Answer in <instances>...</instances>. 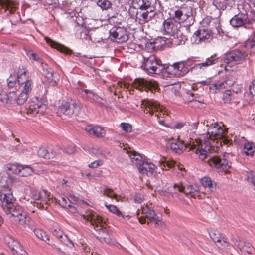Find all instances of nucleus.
<instances>
[{"mask_svg": "<svg viewBox=\"0 0 255 255\" xmlns=\"http://www.w3.org/2000/svg\"><path fill=\"white\" fill-rule=\"evenodd\" d=\"M211 146V143L209 140H205L204 143H201L197 148L195 146V153L202 160L209 157L207 162L210 166L220 169L225 172L229 170L231 167L230 160L233 157L232 154L226 152L223 154L222 159L216 156L211 157L209 151L210 150Z\"/></svg>", "mask_w": 255, "mask_h": 255, "instance_id": "f257e3e1", "label": "nucleus"}, {"mask_svg": "<svg viewBox=\"0 0 255 255\" xmlns=\"http://www.w3.org/2000/svg\"><path fill=\"white\" fill-rule=\"evenodd\" d=\"M174 19L176 22L180 24L187 20V17L184 14L183 10H177L174 12Z\"/></svg>", "mask_w": 255, "mask_h": 255, "instance_id": "58836bf2", "label": "nucleus"}, {"mask_svg": "<svg viewBox=\"0 0 255 255\" xmlns=\"http://www.w3.org/2000/svg\"><path fill=\"white\" fill-rule=\"evenodd\" d=\"M121 127L126 132H130L132 130L131 125L128 123H122L121 124Z\"/></svg>", "mask_w": 255, "mask_h": 255, "instance_id": "864d4df0", "label": "nucleus"}, {"mask_svg": "<svg viewBox=\"0 0 255 255\" xmlns=\"http://www.w3.org/2000/svg\"><path fill=\"white\" fill-rule=\"evenodd\" d=\"M232 92L230 90H226L223 94V100L225 103H230L231 100Z\"/></svg>", "mask_w": 255, "mask_h": 255, "instance_id": "3c124183", "label": "nucleus"}, {"mask_svg": "<svg viewBox=\"0 0 255 255\" xmlns=\"http://www.w3.org/2000/svg\"><path fill=\"white\" fill-rule=\"evenodd\" d=\"M110 33V36L113 37L118 43L125 42L128 39L127 30L123 27H113L111 29Z\"/></svg>", "mask_w": 255, "mask_h": 255, "instance_id": "dca6fc26", "label": "nucleus"}, {"mask_svg": "<svg viewBox=\"0 0 255 255\" xmlns=\"http://www.w3.org/2000/svg\"><path fill=\"white\" fill-rule=\"evenodd\" d=\"M213 56H212L210 58H207L204 62L195 64L193 67V69L196 70H204L207 67L216 64L218 61V59H213Z\"/></svg>", "mask_w": 255, "mask_h": 255, "instance_id": "a878e982", "label": "nucleus"}, {"mask_svg": "<svg viewBox=\"0 0 255 255\" xmlns=\"http://www.w3.org/2000/svg\"><path fill=\"white\" fill-rule=\"evenodd\" d=\"M160 65V60L154 55H151L147 58H144V63L142 66L143 69L149 73H155Z\"/></svg>", "mask_w": 255, "mask_h": 255, "instance_id": "f3484780", "label": "nucleus"}, {"mask_svg": "<svg viewBox=\"0 0 255 255\" xmlns=\"http://www.w3.org/2000/svg\"><path fill=\"white\" fill-rule=\"evenodd\" d=\"M141 17L142 18V20L144 22H148L150 20L148 17V12H147V11L141 14Z\"/></svg>", "mask_w": 255, "mask_h": 255, "instance_id": "0e129e2a", "label": "nucleus"}, {"mask_svg": "<svg viewBox=\"0 0 255 255\" xmlns=\"http://www.w3.org/2000/svg\"><path fill=\"white\" fill-rule=\"evenodd\" d=\"M135 3L141 10H148L152 7L151 3L149 0H135Z\"/></svg>", "mask_w": 255, "mask_h": 255, "instance_id": "4c0bfd02", "label": "nucleus"}, {"mask_svg": "<svg viewBox=\"0 0 255 255\" xmlns=\"http://www.w3.org/2000/svg\"><path fill=\"white\" fill-rule=\"evenodd\" d=\"M89 150L90 153L94 155H99L100 154L99 149L97 146H92L91 147H89Z\"/></svg>", "mask_w": 255, "mask_h": 255, "instance_id": "680f3d73", "label": "nucleus"}, {"mask_svg": "<svg viewBox=\"0 0 255 255\" xmlns=\"http://www.w3.org/2000/svg\"><path fill=\"white\" fill-rule=\"evenodd\" d=\"M97 5L103 10H107L111 7V3L107 0H99Z\"/></svg>", "mask_w": 255, "mask_h": 255, "instance_id": "49530a36", "label": "nucleus"}, {"mask_svg": "<svg viewBox=\"0 0 255 255\" xmlns=\"http://www.w3.org/2000/svg\"><path fill=\"white\" fill-rule=\"evenodd\" d=\"M47 155V158L50 159L55 157L57 155V153L53 149L48 148Z\"/></svg>", "mask_w": 255, "mask_h": 255, "instance_id": "052dcab7", "label": "nucleus"}, {"mask_svg": "<svg viewBox=\"0 0 255 255\" xmlns=\"http://www.w3.org/2000/svg\"><path fill=\"white\" fill-rule=\"evenodd\" d=\"M85 130L90 135L97 137H103L106 133L105 130L103 128L97 126L88 125L85 127Z\"/></svg>", "mask_w": 255, "mask_h": 255, "instance_id": "5701e85b", "label": "nucleus"}, {"mask_svg": "<svg viewBox=\"0 0 255 255\" xmlns=\"http://www.w3.org/2000/svg\"><path fill=\"white\" fill-rule=\"evenodd\" d=\"M47 109V106L44 102L37 98L29 101L27 104L25 110L28 115L35 116L43 115Z\"/></svg>", "mask_w": 255, "mask_h": 255, "instance_id": "39448f33", "label": "nucleus"}, {"mask_svg": "<svg viewBox=\"0 0 255 255\" xmlns=\"http://www.w3.org/2000/svg\"><path fill=\"white\" fill-rule=\"evenodd\" d=\"M103 194L104 196H106L109 198L111 199H114L117 201L119 200V197L117 194H116L113 190L110 188H105L103 189Z\"/></svg>", "mask_w": 255, "mask_h": 255, "instance_id": "79ce46f5", "label": "nucleus"}, {"mask_svg": "<svg viewBox=\"0 0 255 255\" xmlns=\"http://www.w3.org/2000/svg\"><path fill=\"white\" fill-rule=\"evenodd\" d=\"M232 241L242 254L250 255L252 254L255 251L254 248L250 243L243 240L239 237H233Z\"/></svg>", "mask_w": 255, "mask_h": 255, "instance_id": "ddd939ff", "label": "nucleus"}, {"mask_svg": "<svg viewBox=\"0 0 255 255\" xmlns=\"http://www.w3.org/2000/svg\"><path fill=\"white\" fill-rule=\"evenodd\" d=\"M105 206L111 212L116 214L118 217H121L123 219L128 220H129L130 218L129 215H125L123 214L118 208L117 207L113 205H107L105 204Z\"/></svg>", "mask_w": 255, "mask_h": 255, "instance_id": "473e14b6", "label": "nucleus"}, {"mask_svg": "<svg viewBox=\"0 0 255 255\" xmlns=\"http://www.w3.org/2000/svg\"><path fill=\"white\" fill-rule=\"evenodd\" d=\"M165 33L177 37L180 34V24L172 20H165L163 25Z\"/></svg>", "mask_w": 255, "mask_h": 255, "instance_id": "4468645a", "label": "nucleus"}, {"mask_svg": "<svg viewBox=\"0 0 255 255\" xmlns=\"http://www.w3.org/2000/svg\"><path fill=\"white\" fill-rule=\"evenodd\" d=\"M54 201L55 202H57V200L56 198H54ZM59 205L64 208H69V212L74 213L78 212L77 207L74 205V204L72 205L70 204H68L67 200L65 197H61L60 199L58 200V201Z\"/></svg>", "mask_w": 255, "mask_h": 255, "instance_id": "7c9ffc66", "label": "nucleus"}, {"mask_svg": "<svg viewBox=\"0 0 255 255\" xmlns=\"http://www.w3.org/2000/svg\"><path fill=\"white\" fill-rule=\"evenodd\" d=\"M45 39L47 43H48L52 47L57 49L58 51L66 54H69L70 52V50L69 49L64 46L63 45L53 41L50 38L45 37Z\"/></svg>", "mask_w": 255, "mask_h": 255, "instance_id": "c85d7f7f", "label": "nucleus"}, {"mask_svg": "<svg viewBox=\"0 0 255 255\" xmlns=\"http://www.w3.org/2000/svg\"><path fill=\"white\" fill-rule=\"evenodd\" d=\"M27 55L32 61H37L39 63H42V60L35 53L29 51L27 53Z\"/></svg>", "mask_w": 255, "mask_h": 255, "instance_id": "de8ad7c7", "label": "nucleus"}, {"mask_svg": "<svg viewBox=\"0 0 255 255\" xmlns=\"http://www.w3.org/2000/svg\"><path fill=\"white\" fill-rule=\"evenodd\" d=\"M210 236L216 245L218 243L221 242V240L223 237V235L218 232L210 233Z\"/></svg>", "mask_w": 255, "mask_h": 255, "instance_id": "a18cd8bd", "label": "nucleus"}, {"mask_svg": "<svg viewBox=\"0 0 255 255\" xmlns=\"http://www.w3.org/2000/svg\"><path fill=\"white\" fill-rule=\"evenodd\" d=\"M16 95L14 92L7 93L3 91L0 85V101L5 104H12L15 100Z\"/></svg>", "mask_w": 255, "mask_h": 255, "instance_id": "b1692460", "label": "nucleus"}, {"mask_svg": "<svg viewBox=\"0 0 255 255\" xmlns=\"http://www.w3.org/2000/svg\"><path fill=\"white\" fill-rule=\"evenodd\" d=\"M0 5L3 7H5L6 9L9 10L10 8H11L12 2L8 0L5 1L0 0Z\"/></svg>", "mask_w": 255, "mask_h": 255, "instance_id": "13d9d810", "label": "nucleus"}, {"mask_svg": "<svg viewBox=\"0 0 255 255\" xmlns=\"http://www.w3.org/2000/svg\"><path fill=\"white\" fill-rule=\"evenodd\" d=\"M2 208L7 216L13 221L23 226L28 224L29 217L23 211L22 208L15 201L11 202Z\"/></svg>", "mask_w": 255, "mask_h": 255, "instance_id": "7ed1b4c3", "label": "nucleus"}, {"mask_svg": "<svg viewBox=\"0 0 255 255\" xmlns=\"http://www.w3.org/2000/svg\"><path fill=\"white\" fill-rule=\"evenodd\" d=\"M217 247L220 249L225 250L227 251L229 249V246H230V243L227 242L226 238L223 236L221 240L220 243H218L216 245Z\"/></svg>", "mask_w": 255, "mask_h": 255, "instance_id": "c03bdc74", "label": "nucleus"}, {"mask_svg": "<svg viewBox=\"0 0 255 255\" xmlns=\"http://www.w3.org/2000/svg\"><path fill=\"white\" fill-rule=\"evenodd\" d=\"M212 36L210 30L200 29L197 31L193 35L195 42L198 44L202 42H206L211 39Z\"/></svg>", "mask_w": 255, "mask_h": 255, "instance_id": "412c9836", "label": "nucleus"}, {"mask_svg": "<svg viewBox=\"0 0 255 255\" xmlns=\"http://www.w3.org/2000/svg\"><path fill=\"white\" fill-rule=\"evenodd\" d=\"M13 173L20 176L26 177L32 175L33 173V169L28 165L13 164L9 168Z\"/></svg>", "mask_w": 255, "mask_h": 255, "instance_id": "a211bd4d", "label": "nucleus"}, {"mask_svg": "<svg viewBox=\"0 0 255 255\" xmlns=\"http://www.w3.org/2000/svg\"><path fill=\"white\" fill-rule=\"evenodd\" d=\"M174 73L177 76H182L188 71V68L185 66L183 62L174 63L172 65Z\"/></svg>", "mask_w": 255, "mask_h": 255, "instance_id": "bb28decb", "label": "nucleus"}, {"mask_svg": "<svg viewBox=\"0 0 255 255\" xmlns=\"http://www.w3.org/2000/svg\"><path fill=\"white\" fill-rule=\"evenodd\" d=\"M247 179L255 186V171H250L247 173Z\"/></svg>", "mask_w": 255, "mask_h": 255, "instance_id": "09e8293b", "label": "nucleus"}, {"mask_svg": "<svg viewBox=\"0 0 255 255\" xmlns=\"http://www.w3.org/2000/svg\"><path fill=\"white\" fill-rule=\"evenodd\" d=\"M0 200L1 202V207L15 201L12 191L8 186L4 185L0 187Z\"/></svg>", "mask_w": 255, "mask_h": 255, "instance_id": "2eb2a0df", "label": "nucleus"}, {"mask_svg": "<svg viewBox=\"0 0 255 255\" xmlns=\"http://www.w3.org/2000/svg\"><path fill=\"white\" fill-rule=\"evenodd\" d=\"M34 233L38 238L46 242L53 247H56L55 244H53L52 242L50 240L49 236L42 230L40 229H34Z\"/></svg>", "mask_w": 255, "mask_h": 255, "instance_id": "cd10ccee", "label": "nucleus"}, {"mask_svg": "<svg viewBox=\"0 0 255 255\" xmlns=\"http://www.w3.org/2000/svg\"><path fill=\"white\" fill-rule=\"evenodd\" d=\"M81 217L86 221L89 222L92 227L98 232L99 236H97L98 238L107 244H113L114 241L109 237L107 229L104 227L105 222L103 221L101 217L97 213L92 211H87L85 214L82 215Z\"/></svg>", "mask_w": 255, "mask_h": 255, "instance_id": "f03ea898", "label": "nucleus"}, {"mask_svg": "<svg viewBox=\"0 0 255 255\" xmlns=\"http://www.w3.org/2000/svg\"><path fill=\"white\" fill-rule=\"evenodd\" d=\"M175 162L173 161H166L165 157H162L159 161V166L162 169H164L166 166L169 168H171L174 166Z\"/></svg>", "mask_w": 255, "mask_h": 255, "instance_id": "a19ab883", "label": "nucleus"}, {"mask_svg": "<svg viewBox=\"0 0 255 255\" xmlns=\"http://www.w3.org/2000/svg\"><path fill=\"white\" fill-rule=\"evenodd\" d=\"M173 188L175 191L173 192V193H176L177 190L179 192H183L186 195H190L191 197L193 198H196L197 196H198L199 188L198 185L196 184L189 185L186 187H184L181 184H175Z\"/></svg>", "mask_w": 255, "mask_h": 255, "instance_id": "f8f14e48", "label": "nucleus"}, {"mask_svg": "<svg viewBox=\"0 0 255 255\" xmlns=\"http://www.w3.org/2000/svg\"><path fill=\"white\" fill-rule=\"evenodd\" d=\"M186 148H189V150H194L195 144L193 143L187 145L179 140L174 141L170 144L171 149L178 154L182 153Z\"/></svg>", "mask_w": 255, "mask_h": 255, "instance_id": "aec40b11", "label": "nucleus"}, {"mask_svg": "<svg viewBox=\"0 0 255 255\" xmlns=\"http://www.w3.org/2000/svg\"><path fill=\"white\" fill-rule=\"evenodd\" d=\"M141 214L144 215L143 217L138 218L139 221L141 224L145 223V218L148 219L150 222H152V220L157 216L155 211L147 204H144V206H141Z\"/></svg>", "mask_w": 255, "mask_h": 255, "instance_id": "6ab92c4d", "label": "nucleus"}, {"mask_svg": "<svg viewBox=\"0 0 255 255\" xmlns=\"http://www.w3.org/2000/svg\"><path fill=\"white\" fill-rule=\"evenodd\" d=\"M82 107L81 104L76 100L72 103L65 102L59 106L58 110V113L63 114L68 116L77 115Z\"/></svg>", "mask_w": 255, "mask_h": 255, "instance_id": "423d86ee", "label": "nucleus"}, {"mask_svg": "<svg viewBox=\"0 0 255 255\" xmlns=\"http://www.w3.org/2000/svg\"><path fill=\"white\" fill-rule=\"evenodd\" d=\"M52 233L54 236L60 240L62 243L70 247L73 246L72 242L61 230L55 229L52 231Z\"/></svg>", "mask_w": 255, "mask_h": 255, "instance_id": "393cba45", "label": "nucleus"}, {"mask_svg": "<svg viewBox=\"0 0 255 255\" xmlns=\"http://www.w3.org/2000/svg\"><path fill=\"white\" fill-rule=\"evenodd\" d=\"M135 88L140 90H150L152 92L157 89L158 84L154 80H146L144 79H136L133 83Z\"/></svg>", "mask_w": 255, "mask_h": 255, "instance_id": "9b49d317", "label": "nucleus"}, {"mask_svg": "<svg viewBox=\"0 0 255 255\" xmlns=\"http://www.w3.org/2000/svg\"><path fill=\"white\" fill-rule=\"evenodd\" d=\"M42 74L46 79L47 82L52 83V85L56 84V80L53 71L50 69L43 68Z\"/></svg>", "mask_w": 255, "mask_h": 255, "instance_id": "c9c22d12", "label": "nucleus"}, {"mask_svg": "<svg viewBox=\"0 0 255 255\" xmlns=\"http://www.w3.org/2000/svg\"><path fill=\"white\" fill-rule=\"evenodd\" d=\"M103 162L101 160H98L95 161L89 165L90 168H96L102 164Z\"/></svg>", "mask_w": 255, "mask_h": 255, "instance_id": "e2e57ef3", "label": "nucleus"}, {"mask_svg": "<svg viewBox=\"0 0 255 255\" xmlns=\"http://www.w3.org/2000/svg\"><path fill=\"white\" fill-rule=\"evenodd\" d=\"M7 85L10 88L13 87L16 84V79L14 77L10 76L9 78L7 79Z\"/></svg>", "mask_w": 255, "mask_h": 255, "instance_id": "bf43d9fd", "label": "nucleus"}, {"mask_svg": "<svg viewBox=\"0 0 255 255\" xmlns=\"http://www.w3.org/2000/svg\"><path fill=\"white\" fill-rule=\"evenodd\" d=\"M147 12H148V17L151 20L155 15V12L153 9V8L152 7L151 9H148V10H147Z\"/></svg>", "mask_w": 255, "mask_h": 255, "instance_id": "69168bd1", "label": "nucleus"}, {"mask_svg": "<svg viewBox=\"0 0 255 255\" xmlns=\"http://www.w3.org/2000/svg\"><path fill=\"white\" fill-rule=\"evenodd\" d=\"M245 16L236 15L230 21V24L234 27H239L246 23Z\"/></svg>", "mask_w": 255, "mask_h": 255, "instance_id": "c756f323", "label": "nucleus"}, {"mask_svg": "<svg viewBox=\"0 0 255 255\" xmlns=\"http://www.w3.org/2000/svg\"><path fill=\"white\" fill-rule=\"evenodd\" d=\"M31 197L35 200L40 201V203H36L37 207L39 208H44L43 204L49 205L50 201H53V199L51 198V195L45 190L40 192L38 190H33L31 192Z\"/></svg>", "mask_w": 255, "mask_h": 255, "instance_id": "6e6552de", "label": "nucleus"}, {"mask_svg": "<svg viewBox=\"0 0 255 255\" xmlns=\"http://www.w3.org/2000/svg\"><path fill=\"white\" fill-rule=\"evenodd\" d=\"M76 146L75 145H68L64 149V152L69 154H72L75 152Z\"/></svg>", "mask_w": 255, "mask_h": 255, "instance_id": "4d7b16f0", "label": "nucleus"}, {"mask_svg": "<svg viewBox=\"0 0 255 255\" xmlns=\"http://www.w3.org/2000/svg\"><path fill=\"white\" fill-rule=\"evenodd\" d=\"M201 182L203 186L208 188L210 190L215 187L212 180L209 177H205L202 178L201 180Z\"/></svg>", "mask_w": 255, "mask_h": 255, "instance_id": "37998d69", "label": "nucleus"}, {"mask_svg": "<svg viewBox=\"0 0 255 255\" xmlns=\"http://www.w3.org/2000/svg\"><path fill=\"white\" fill-rule=\"evenodd\" d=\"M138 169L140 173L145 174L147 176H149L152 175L154 172L155 166L151 162L143 161L138 167Z\"/></svg>", "mask_w": 255, "mask_h": 255, "instance_id": "4be33fe9", "label": "nucleus"}, {"mask_svg": "<svg viewBox=\"0 0 255 255\" xmlns=\"http://www.w3.org/2000/svg\"><path fill=\"white\" fill-rule=\"evenodd\" d=\"M144 200V196L140 194H136L133 197V201L135 203H141Z\"/></svg>", "mask_w": 255, "mask_h": 255, "instance_id": "5fc2aeb1", "label": "nucleus"}, {"mask_svg": "<svg viewBox=\"0 0 255 255\" xmlns=\"http://www.w3.org/2000/svg\"><path fill=\"white\" fill-rule=\"evenodd\" d=\"M255 146L253 143H246L244 145L243 153L247 156H253L255 152Z\"/></svg>", "mask_w": 255, "mask_h": 255, "instance_id": "e433bc0d", "label": "nucleus"}, {"mask_svg": "<svg viewBox=\"0 0 255 255\" xmlns=\"http://www.w3.org/2000/svg\"><path fill=\"white\" fill-rule=\"evenodd\" d=\"M207 126L208 127L207 135L211 140L221 139L225 137V130L217 123H212L210 125L207 124Z\"/></svg>", "mask_w": 255, "mask_h": 255, "instance_id": "9d476101", "label": "nucleus"}, {"mask_svg": "<svg viewBox=\"0 0 255 255\" xmlns=\"http://www.w3.org/2000/svg\"><path fill=\"white\" fill-rule=\"evenodd\" d=\"M141 107L144 109V112L149 113L150 115L155 114V116H161L162 112V108L159 104L153 100L144 99L142 100Z\"/></svg>", "mask_w": 255, "mask_h": 255, "instance_id": "0eeeda50", "label": "nucleus"}, {"mask_svg": "<svg viewBox=\"0 0 255 255\" xmlns=\"http://www.w3.org/2000/svg\"><path fill=\"white\" fill-rule=\"evenodd\" d=\"M68 204H75L78 200V197L73 194H70L68 197H65Z\"/></svg>", "mask_w": 255, "mask_h": 255, "instance_id": "6e6d98bb", "label": "nucleus"}, {"mask_svg": "<svg viewBox=\"0 0 255 255\" xmlns=\"http://www.w3.org/2000/svg\"><path fill=\"white\" fill-rule=\"evenodd\" d=\"M128 154L132 163L137 167L143 162L142 156L135 152H128Z\"/></svg>", "mask_w": 255, "mask_h": 255, "instance_id": "f704fd0d", "label": "nucleus"}, {"mask_svg": "<svg viewBox=\"0 0 255 255\" xmlns=\"http://www.w3.org/2000/svg\"><path fill=\"white\" fill-rule=\"evenodd\" d=\"M17 82L19 92L29 94L32 89V82L27 75V70L23 66L19 67L17 74Z\"/></svg>", "mask_w": 255, "mask_h": 255, "instance_id": "20e7f679", "label": "nucleus"}, {"mask_svg": "<svg viewBox=\"0 0 255 255\" xmlns=\"http://www.w3.org/2000/svg\"><path fill=\"white\" fill-rule=\"evenodd\" d=\"M247 56V54L245 51L235 49L231 51L228 54L226 55L224 62L228 64L231 62L240 63L245 60Z\"/></svg>", "mask_w": 255, "mask_h": 255, "instance_id": "1a4fd4ad", "label": "nucleus"}, {"mask_svg": "<svg viewBox=\"0 0 255 255\" xmlns=\"http://www.w3.org/2000/svg\"><path fill=\"white\" fill-rule=\"evenodd\" d=\"M12 92L15 93V94L16 95V97L15 98V100L13 102L12 104L16 102V103L18 105H22L26 101L29 96V94L22 92L18 91L15 92L13 91Z\"/></svg>", "mask_w": 255, "mask_h": 255, "instance_id": "72a5a7b5", "label": "nucleus"}, {"mask_svg": "<svg viewBox=\"0 0 255 255\" xmlns=\"http://www.w3.org/2000/svg\"><path fill=\"white\" fill-rule=\"evenodd\" d=\"M83 91L86 94L87 99L91 102H95L99 104H102L101 101L103 98L99 96L97 94L94 93L93 91L84 89Z\"/></svg>", "mask_w": 255, "mask_h": 255, "instance_id": "2f4dec72", "label": "nucleus"}, {"mask_svg": "<svg viewBox=\"0 0 255 255\" xmlns=\"http://www.w3.org/2000/svg\"><path fill=\"white\" fill-rule=\"evenodd\" d=\"M249 90L251 94L255 95V80L252 82V85L250 86Z\"/></svg>", "mask_w": 255, "mask_h": 255, "instance_id": "338daca9", "label": "nucleus"}, {"mask_svg": "<svg viewBox=\"0 0 255 255\" xmlns=\"http://www.w3.org/2000/svg\"><path fill=\"white\" fill-rule=\"evenodd\" d=\"M184 126L183 123H178L175 124L174 128L177 129H180Z\"/></svg>", "mask_w": 255, "mask_h": 255, "instance_id": "774afa93", "label": "nucleus"}, {"mask_svg": "<svg viewBox=\"0 0 255 255\" xmlns=\"http://www.w3.org/2000/svg\"><path fill=\"white\" fill-rule=\"evenodd\" d=\"M11 250L15 251L16 252H22V247L21 245L16 241H13L12 245H11Z\"/></svg>", "mask_w": 255, "mask_h": 255, "instance_id": "8fccbe9b", "label": "nucleus"}, {"mask_svg": "<svg viewBox=\"0 0 255 255\" xmlns=\"http://www.w3.org/2000/svg\"><path fill=\"white\" fill-rule=\"evenodd\" d=\"M227 81L219 82L215 83L210 87V90L214 92H216L217 90H220L226 88L227 85Z\"/></svg>", "mask_w": 255, "mask_h": 255, "instance_id": "ea45409f", "label": "nucleus"}, {"mask_svg": "<svg viewBox=\"0 0 255 255\" xmlns=\"http://www.w3.org/2000/svg\"><path fill=\"white\" fill-rule=\"evenodd\" d=\"M47 152H48V148H40L38 151V155L39 157L44 158L45 159H47V157L48 156L47 155Z\"/></svg>", "mask_w": 255, "mask_h": 255, "instance_id": "603ef678", "label": "nucleus"}]
</instances>
